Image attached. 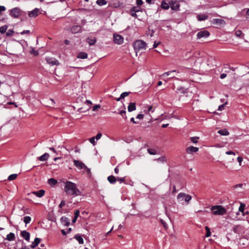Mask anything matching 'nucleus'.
I'll use <instances>...</instances> for the list:
<instances>
[{"mask_svg": "<svg viewBox=\"0 0 249 249\" xmlns=\"http://www.w3.org/2000/svg\"><path fill=\"white\" fill-rule=\"evenodd\" d=\"M64 190L68 195L73 196H80L81 194L76 184L70 181H67L65 183Z\"/></svg>", "mask_w": 249, "mask_h": 249, "instance_id": "obj_1", "label": "nucleus"}, {"mask_svg": "<svg viewBox=\"0 0 249 249\" xmlns=\"http://www.w3.org/2000/svg\"><path fill=\"white\" fill-rule=\"evenodd\" d=\"M211 211L215 215H223L226 213V209L221 205L213 206L211 207Z\"/></svg>", "mask_w": 249, "mask_h": 249, "instance_id": "obj_2", "label": "nucleus"}, {"mask_svg": "<svg viewBox=\"0 0 249 249\" xmlns=\"http://www.w3.org/2000/svg\"><path fill=\"white\" fill-rule=\"evenodd\" d=\"M133 47L136 53H137L141 50H145L146 43L143 40H137L134 42Z\"/></svg>", "mask_w": 249, "mask_h": 249, "instance_id": "obj_3", "label": "nucleus"}, {"mask_svg": "<svg viewBox=\"0 0 249 249\" xmlns=\"http://www.w3.org/2000/svg\"><path fill=\"white\" fill-rule=\"evenodd\" d=\"M191 199L192 196L190 195L184 193H180L177 196V200L178 202H182L184 200L186 204H188Z\"/></svg>", "mask_w": 249, "mask_h": 249, "instance_id": "obj_4", "label": "nucleus"}, {"mask_svg": "<svg viewBox=\"0 0 249 249\" xmlns=\"http://www.w3.org/2000/svg\"><path fill=\"white\" fill-rule=\"evenodd\" d=\"M21 13V10L18 7H15L10 10V15L14 18H18Z\"/></svg>", "mask_w": 249, "mask_h": 249, "instance_id": "obj_5", "label": "nucleus"}, {"mask_svg": "<svg viewBox=\"0 0 249 249\" xmlns=\"http://www.w3.org/2000/svg\"><path fill=\"white\" fill-rule=\"evenodd\" d=\"M113 40L115 44L120 45L124 42V37L118 34H114L113 35Z\"/></svg>", "mask_w": 249, "mask_h": 249, "instance_id": "obj_6", "label": "nucleus"}, {"mask_svg": "<svg viewBox=\"0 0 249 249\" xmlns=\"http://www.w3.org/2000/svg\"><path fill=\"white\" fill-rule=\"evenodd\" d=\"M169 4L172 10L174 11H178L179 10L180 5L177 1L170 0L169 1Z\"/></svg>", "mask_w": 249, "mask_h": 249, "instance_id": "obj_7", "label": "nucleus"}, {"mask_svg": "<svg viewBox=\"0 0 249 249\" xmlns=\"http://www.w3.org/2000/svg\"><path fill=\"white\" fill-rule=\"evenodd\" d=\"M210 36V33L206 30L200 31L197 34V38H206Z\"/></svg>", "mask_w": 249, "mask_h": 249, "instance_id": "obj_8", "label": "nucleus"}, {"mask_svg": "<svg viewBox=\"0 0 249 249\" xmlns=\"http://www.w3.org/2000/svg\"><path fill=\"white\" fill-rule=\"evenodd\" d=\"M46 60L47 63L52 66H57L59 64V61L54 58L47 57L46 58Z\"/></svg>", "mask_w": 249, "mask_h": 249, "instance_id": "obj_9", "label": "nucleus"}, {"mask_svg": "<svg viewBox=\"0 0 249 249\" xmlns=\"http://www.w3.org/2000/svg\"><path fill=\"white\" fill-rule=\"evenodd\" d=\"M73 162L74 165L76 166L79 170L87 169V167L85 165V164L81 161L74 160Z\"/></svg>", "mask_w": 249, "mask_h": 249, "instance_id": "obj_10", "label": "nucleus"}, {"mask_svg": "<svg viewBox=\"0 0 249 249\" xmlns=\"http://www.w3.org/2000/svg\"><path fill=\"white\" fill-rule=\"evenodd\" d=\"M45 194V191L44 190H40L38 191L32 192L28 194V196L34 195L38 197H42Z\"/></svg>", "mask_w": 249, "mask_h": 249, "instance_id": "obj_11", "label": "nucleus"}, {"mask_svg": "<svg viewBox=\"0 0 249 249\" xmlns=\"http://www.w3.org/2000/svg\"><path fill=\"white\" fill-rule=\"evenodd\" d=\"M198 150L199 149L198 147L190 146L186 148V151L188 154H192L193 153L197 152Z\"/></svg>", "mask_w": 249, "mask_h": 249, "instance_id": "obj_12", "label": "nucleus"}, {"mask_svg": "<svg viewBox=\"0 0 249 249\" xmlns=\"http://www.w3.org/2000/svg\"><path fill=\"white\" fill-rule=\"evenodd\" d=\"M212 23L217 25H225L226 24V22L224 20L219 18L213 19Z\"/></svg>", "mask_w": 249, "mask_h": 249, "instance_id": "obj_13", "label": "nucleus"}, {"mask_svg": "<svg viewBox=\"0 0 249 249\" xmlns=\"http://www.w3.org/2000/svg\"><path fill=\"white\" fill-rule=\"evenodd\" d=\"M70 31L72 34L79 33L81 31V27L79 25H74L71 28Z\"/></svg>", "mask_w": 249, "mask_h": 249, "instance_id": "obj_14", "label": "nucleus"}, {"mask_svg": "<svg viewBox=\"0 0 249 249\" xmlns=\"http://www.w3.org/2000/svg\"><path fill=\"white\" fill-rule=\"evenodd\" d=\"M39 9L38 8H35L33 10L30 11L29 13V17L30 18H36V16H37L39 12Z\"/></svg>", "mask_w": 249, "mask_h": 249, "instance_id": "obj_15", "label": "nucleus"}, {"mask_svg": "<svg viewBox=\"0 0 249 249\" xmlns=\"http://www.w3.org/2000/svg\"><path fill=\"white\" fill-rule=\"evenodd\" d=\"M21 236L24 238L26 240L29 241L30 239V234L29 232L26 231H23L21 232Z\"/></svg>", "mask_w": 249, "mask_h": 249, "instance_id": "obj_16", "label": "nucleus"}, {"mask_svg": "<svg viewBox=\"0 0 249 249\" xmlns=\"http://www.w3.org/2000/svg\"><path fill=\"white\" fill-rule=\"evenodd\" d=\"M60 221L61 223L64 226H68L70 224L69 219L65 216H62L60 219Z\"/></svg>", "mask_w": 249, "mask_h": 249, "instance_id": "obj_17", "label": "nucleus"}, {"mask_svg": "<svg viewBox=\"0 0 249 249\" xmlns=\"http://www.w3.org/2000/svg\"><path fill=\"white\" fill-rule=\"evenodd\" d=\"M87 42L89 44V45H93L96 41V39L95 37H88L87 39Z\"/></svg>", "mask_w": 249, "mask_h": 249, "instance_id": "obj_18", "label": "nucleus"}, {"mask_svg": "<svg viewBox=\"0 0 249 249\" xmlns=\"http://www.w3.org/2000/svg\"><path fill=\"white\" fill-rule=\"evenodd\" d=\"M49 157V154L48 153H45L42 156L37 158L38 160L40 161H45L48 160Z\"/></svg>", "mask_w": 249, "mask_h": 249, "instance_id": "obj_19", "label": "nucleus"}, {"mask_svg": "<svg viewBox=\"0 0 249 249\" xmlns=\"http://www.w3.org/2000/svg\"><path fill=\"white\" fill-rule=\"evenodd\" d=\"M40 239L38 238H36L35 239L34 241L32 243V244L31 245V248H35L40 243Z\"/></svg>", "mask_w": 249, "mask_h": 249, "instance_id": "obj_20", "label": "nucleus"}, {"mask_svg": "<svg viewBox=\"0 0 249 249\" xmlns=\"http://www.w3.org/2000/svg\"><path fill=\"white\" fill-rule=\"evenodd\" d=\"M136 105L134 103H130L128 106V111L129 112H131L136 110Z\"/></svg>", "mask_w": 249, "mask_h": 249, "instance_id": "obj_21", "label": "nucleus"}, {"mask_svg": "<svg viewBox=\"0 0 249 249\" xmlns=\"http://www.w3.org/2000/svg\"><path fill=\"white\" fill-rule=\"evenodd\" d=\"M169 3H167L165 1L163 0L162 1L161 3V7L164 9V10H167L169 8Z\"/></svg>", "mask_w": 249, "mask_h": 249, "instance_id": "obj_22", "label": "nucleus"}, {"mask_svg": "<svg viewBox=\"0 0 249 249\" xmlns=\"http://www.w3.org/2000/svg\"><path fill=\"white\" fill-rule=\"evenodd\" d=\"M107 180L110 183L114 184L117 181V178L113 176H110L107 177Z\"/></svg>", "mask_w": 249, "mask_h": 249, "instance_id": "obj_23", "label": "nucleus"}, {"mask_svg": "<svg viewBox=\"0 0 249 249\" xmlns=\"http://www.w3.org/2000/svg\"><path fill=\"white\" fill-rule=\"evenodd\" d=\"M57 183V181L53 178H50L48 180V183L51 186H53L56 185Z\"/></svg>", "mask_w": 249, "mask_h": 249, "instance_id": "obj_24", "label": "nucleus"}, {"mask_svg": "<svg viewBox=\"0 0 249 249\" xmlns=\"http://www.w3.org/2000/svg\"><path fill=\"white\" fill-rule=\"evenodd\" d=\"M218 133L222 136H227L229 134V132L226 129L218 130Z\"/></svg>", "mask_w": 249, "mask_h": 249, "instance_id": "obj_25", "label": "nucleus"}, {"mask_svg": "<svg viewBox=\"0 0 249 249\" xmlns=\"http://www.w3.org/2000/svg\"><path fill=\"white\" fill-rule=\"evenodd\" d=\"M88 57L87 53L84 52H80L78 54V57L81 59H85Z\"/></svg>", "mask_w": 249, "mask_h": 249, "instance_id": "obj_26", "label": "nucleus"}, {"mask_svg": "<svg viewBox=\"0 0 249 249\" xmlns=\"http://www.w3.org/2000/svg\"><path fill=\"white\" fill-rule=\"evenodd\" d=\"M15 238V235L14 233L10 232L7 235V239L9 241H13Z\"/></svg>", "mask_w": 249, "mask_h": 249, "instance_id": "obj_27", "label": "nucleus"}, {"mask_svg": "<svg viewBox=\"0 0 249 249\" xmlns=\"http://www.w3.org/2000/svg\"><path fill=\"white\" fill-rule=\"evenodd\" d=\"M75 238L77 240L80 244H83L84 243L83 239L78 234H76L75 236Z\"/></svg>", "mask_w": 249, "mask_h": 249, "instance_id": "obj_28", "label": "nucleus"}, {"mask_svg": "<svg viewBox=\"0 0 249 249\" xmlns=\"http://www.w3.org/2000/svg\"><path fill=\"white\" fill-rule=\"evenodd\" d=\"M197 19L199 21L204 20L208 18V16L205 15H199L197 16Z\"/></svg>", "mask_w": 249, "mask_h": 249, "instance_id": "obj_29", "label": "nucleus"}, {"mask_svg": "<svg viewBox=\"0 0 249 249\" xmlns=\"http://www.w3.org/2000/svg\"><path fill=\"white\" fill-rule=\"evenodd\" d=\"M54 104H55V102H54V100L53 99H50L48 100V103L47 106H49L50 107H53V106H54Z\"/></svg>", "mask_w": 249, "mask_h": 249, "instance_id": "obj_30", "label": "nucleus"}, {"mask_svg": "<svg viewBox=\"0 0 249 249\" xmlns=\"http://www.w3.org/2000/svg\"><path fill=\"white\" fill-rule=\"evenodd\" d=\"M96 3L100 6H102L106 4L107 1L105 0H97Z\"/></svg>", "mask_w": 249, "mask_h": 249, "instance_id": "obj_31", "label": "nucleus"}, {"mask_svg": "<svg viewBox=\"0 0 249 249\" xmlns=\"http://www.w3.org/2000/svg\"><path fill=\"white\" fill-rule=\"evenodd\" d=\"M199 137H192L190 138V141L194 143H196L198 142Z\"/></svg>", "mask_w": 249, "mask_h": 249, "instance_id": "obj_32", "label": "nucleus"}, {"mask_svg": "<svg viewBox=\"0 0 249 249\" xmlns=\"http://www.w3.org/2000/svg\"><path fill=\"white\" fill-rule=\"evenodd\" d=\"M31 218L29 216H26L24 217V222L27 224L31 222Z\"/></svg>", "mask_w": 249, "mask_h": 249, "instance_id": "obj_33", "label": "nucleus"}, {"mask_svg": "<svg viewBox=\"0 0 249 249\" xmlns=\"http://www.w3.org/2000/svg\"><path fill=\"white\" fill-rule=\"evenodd\" d=\"M177 72V71L176 70H173L171 71H169L167 72H165L163 74V76H167L171 75V74H172L173 73Z\"/></svg>", "mask_w": 249, "mask_h": 249, "instance_id": "obj_34", "label": "nucleus"}, {"mask_svg": "<svg viewBox=\"0 0 249 249\" xmlns=\"http://www.w3.org/2000/svg\"><path fill=\"white\" fill-rule=\"evenodd\" d=\"M147 152L149 154L152 155H156L157 153L155 149L151 148H148Z\"/></svg>", "mask_w": 249, "mask_h": 249, "instance_id": "obj_35", "label": "nucleus"}, {"mask_svg": "<svg viewBox=\"0 0 249 249\" xmlns=\"http://www.w3.org/2000/svg\"><path fill=\"white\" fill-rule=\"evenodd\" d=\"M17 174H12L8 177V179L9 180H13L17 178Z\"/></svg>", "mask_w": 249, "mask_h": 249, "instance_id": "obj_36", "label": "nucleus"}, {"mask_svg": "<svg viewBox=\"0 0 249 249\" xmlns=\"http://www.w3.org/2000/svg\"><path fill=\"white\" fill-rule=\"evenodd\" d=\"M7 29V26L6 25L3 26L0 28V33L4 34L6 32Z\"/></svg>", "mask_w": 249, "mask_h": 249, "instance_id": "obj_37", "label": "nucleus"}, {"mask_svg": "<svg viewBox=\"0 0 249 249\" xmlns=\"http://www.w3.org/2000/svg\"><path fill=\"white\" fill-rule=\"evenodd\" d=\"M155 160L161 163H164L166 160L165 157H161L157 159H156Z\"/></svg>", "mask_w": 249, "mask_h": 249, "instance_id": "obj_38", "label": "nucleus"}, {"mask_svg": "<svg viewBox=\"0 0 249 249\" xmlns=\"http://www.w3.org/2000/svg\"><path fill=\"white\" fill-rule=\"evenodd\" d=\"M205 230L206 231V237H210L211 234L210 229L209 228V227L208 226H206Z\"/></svg>", "mask_w": 249, "mask_h": 249, "instance_id": "obj_39", "label": "nucleus"}, {"mask_svg": "<svg viewBox=\"0 0 249 249\" xmlns=\"http://www.w3.org/2000/svg\"><path fill=\"white\" fill-rule=\"evenodd\" d=\"M245 207V205L243 203H241L240 206L239 208V211L243 213L244 211V209Z\"/></svg>", "mask_w": 249, "mask_h": 249, "instance_id": "obj_40", "label": "nucleus"}, {"mask_svg": "<svg viewBox=\"0 0 249 249\" xmlns=\"http://www.w3.org/2000/svg\"><path fill=\"white\" fill-rule=\"evenodd\" d=\"M242 32L241 30H237L235 31V36L237 37H242Z\"/></svg>", "mask_w": 249, "mask_h": 249, "instance_id": "obj_41", "label": "nucleus"}, {"mask_svg": "<svg viewBox=\"0 0 249 249\" xmlns=\"http://www.w3.org/2000/svg\"><path fill=\"white\" fill-rule=\"evenodd\" d=\"M154 33V32L153 30L149 29L147 32V35L150 37H152L153 36Z\"/></svg>", "mask_w": 249, "mask_h": 249, "instance_id": "obj_42", "label": "nucleus"}, {"mask_svg": "<svg viewBox=\"0 0 249 249\" xmlns=\"http://www.w3.org/2000/svg\"><path fill=\"white\" fill-rule=\"evenodd\" d=\"M130 93V92H124L121 94V98L123 99L128 96Z\"/></svg>", "mask_w": 249, "mask_h": 249, "instance_id": "obj_43", "label": "nucleus"}, {"mask_svg": "<svg viewBox=\"0 0 249 249\" xmlns=\"http://www.w3.org/2000/svg\"><path fill=\"white\" fill-rule=\"evenodd\" d=\"M14 34V31L13 30H9L6 33V35L7 36H13Z\"/></svg>", "mask_w": 249, "mask_h": 249, "instance_id": "obj_44", "label": "nucleus"}, {"mask_svg": "<svg viewBox=\"0 0 249 249\" xmlns=\"http://www.w3.org/2000/svg\"><path fill=\"white\" fill-rule=\"evenodd\" d=\"M177 90L181 93H184L185 92L186 89L182 87H178L177 89Z\"/></svg>", "mask_w": 249, "mask_h": 249, "instance_id": "obj_45", "label": "nucleus"}, {"mask_svg": "<svg viewBox=\"0 0 249 249\" xmlns=\"http://www.w3.org/2000/svg\"><path fill=\"white\" fill-rule=\"evenodd\" d=\"M95 137H91L89 139V142L93 145H95L96 144L95 141Z\"/></svg>", "mask_w": 249, "mask_h": 249, "instance_id": "obj_46", "label": "nucleus"}, {"mask_svg": "<svg viewBox=\"0 0 249 249\" xmlns=\"http://www.w3.org/2000/svg\"><path fill=\"white\" fill-rule=\"evenodd\" d=\"M227 104V103L226 102V103L219 106V107H218V110H220V111L224 109V107H225V104Z\"/></svg>", "mask_w": 249, "mask_h": 249, "instance_id": "obj_47", "label": "nucleus"}, {"mask_svg": "<svg viewBox=\"0 0 249 249\" xmlns=\"http://www.w3.org/2000/svg\"><path fill=\"white\" fill-rule=\"evenodd\" d=\"M31 53L34 54L35 55H37L38 53L37 51L35 50L34 49H32L31 51Z\"/></svg>", "mask_w": 249, "mask_h": 249, "instance_id": "obj_48", "label": "nucleus"}, {"mask_svg": "<svg viewBox=\"0 0 249 249\" xmlns=\"http://www.w3.org/2000/svg\"><path fill=\"white\" fill-rule=\"evenodd\" d=\"M100 107V106L99 105H96L93 107L92 110L96 111L97 109Z\"/></svg>", "mask_w": 249, "mask_h": 249, "instance_id": "obj_49", "label": "nucleus"}, {"mask_svg": "<svg viewBox=\"0 0 249 249\" xmlns=\"http://www.w3.org/2000/svg\"><path fill=\"white\" fill-rule=\"evenodd\" d=\"M80 212L78 210H75L74 211V216L76 217H78L79 215Z\"/></svg>", "mask_w": 249, "mask_h": 249, "instance_id": "obj_50", "label": "nucleus"}, {"mask_svg": "<svg viewBox=\"0 0 249 249\" xmlns=\"http://www.w3.org/2000/svg\"><path fill=\"white\" fill-rule=\"evenodd\" d=\"M102 134H101V133H98L96 135V136H95V139H96V140H98L100 139V138H101V137H102Z\"/></svg>", "mask_w": 249, "mask_h": 249, "instance_id": "obj_51", "label": "nucleus"}, {"mask_svg": "<svg viewBox=\"0 0 249 249\" xmlns=\"http://www.w3.org/2000/svg\"><path fill=\"white\" fill-rule=\"evenodd\" d=\"M243 185V184H237L236 185H234L233 186V188L234 189H237L238 188H241L242 187Z\"/></svg>", "mask_w": 249, "mask_h": 249, "instance_id": "obj_52", "label": "nucleus"}, {"mask_svg": "<svg viewBox=\"0 0 249 249\" xmlns=\"http://www.w3.org/2000/svg\"><path fill=\"white\" fill-rule=\"evenodd\" d=\"M117 180L119 181L121 183L124 181L125 179L124 178H117Z\"/></svg>", "mask_w": 249, "mask_h": 249, "instance_id": "obj_53", "label": "nucleus"}, {"mask_svg": "<svg viewBox=\"0 0 249 249\" xmlns=\"http://www.w3.org/2000/svg\"><path fill=\"white\" fill-rule=\"evenodd\" d=\"M143 116H144L143 114H139L137 116L136 118L139 119H142L143 118Z\"/></svg>", "mask_w": 249, "mask_h": 249, "instance_id": "obj_54", "label": "nucleus"}, {"mask_svg": "<svg viewBox=\"0 0 249 249\" xmlns=\"http://www.w3.org/2000/svg\"><path fill=\"white\" fill-rule=\"evenodd\" d=\"M65 205V201L64 200L61 201L60 202L59 207L60 208H62Z\"/></svg>", "mask_w": 249, "mask_h": 249, "instance_id": "obj_55", "label": "nucleus"}, {"mask_svg": "<svg viewBox=\"0 0 249 249\" xmlns=\"http://www.w3.org/2000/svg\"><path fill=\"white\" fill-rule=\"evenodd\" d=\"M136 3L138 5H141L143 3L142 0H136Z\"/></svg>", "mask_w": 249, "mask_h": 249, "instance_id": "obj_56", "label": "nucleus"}, {"mask_svg": "<svg viewBox=\"0 0 249 249\" xmlns=\"http://www.w3.org/2000/svg\"><path fill=\"white\" fill-rule=\"evenodd\" d=\"M30 31L29 30H24L22 32L20 33L21 35H24L25 34H29Z\"/></svg>", "mask_w": 249, "mask_h": 249, "instance_id": "obj_57", "label": "nucleus"}, {"mask_svg": "<svg viewBox=\"0 0 249 249\" xmlns=\"http://www.w3.org/2000/svg\"><path fill=\"white\" fill-rule=\"evenodd\" d=\"M237 161H238V162L239 163L240 165H241V163L243 161V158L241 157H238L237 158Z\"/></svg>", "mask_w": 249, "mask_h": 249, "instance_id": "obj_58", "label": "nucleus"}, {"mask_svg": "<svg viewBox=\"0 0 249 249\" xmlns=\"http://www.w3.org/2000/svg\"><path fill=\"white\" fill-rule=\"evenodd\" d=\"M161 223L162 224L163 227L165 228V229H167L168 226H167V225L165 223V222H164L162 220H161Z\"/></svg>", "mask_w": 249, "mask_h": 249, "instance_id": "obj_59", "label": "nucleus"}, {"mask_svg": "<svg viewBox=\"0 0 249 249\" xmlns=\"http://www.w3.org/2000/svg\"><path fill=\"white\" fill-rule=\"evenodd\" d=\"M246 18L249 19V9H247L246 15Z\"/></svg>", "mask_w": 249, "mask_h": 249, "instance_id": "obj_60", "label": "nucleus"}, {"mask_svg": "<svg viewBox=\"0 0 249 249\" xmlns=\"http://www.w3.org/2000/svg\"><path fill=\"white\" fill-rule=\"evenodd\" d=\"M6 8L3 6H0V12L5 11Z\"/></svg>", "mask_w": 249, "mask_h": 249, "instance_id": "obj_61", "label": "nucleus"}, {"mask_svg": "<svg viewBox=\"0 0 249 249\" xmlns=\"http://www.w3.org/2000/svg\"><path fill=\"white\" fill-rule=\"evenodd\" d=\"M160 43V42H159L158 43H156V42H154V44L153 45V48H155L158 47V46Z\"/></svg>", "mask_w": 249, "mask_h": 249, "instance_id": "obj_62", "label": "nucleus"}, {"mask_svg": "<svg viewBox=\"0 0 249 249\" xmlns=\"http://www.w3.org/2000/svg\"><path fill=\"white\" fill-rule=\"evenodd\" d=\"M227 76V74L226 73H222L220 75V78L224 79Z\"/></svg>", "mask_w": 249, "mask_h": 249, "instance_id": "obj_63", "label": "nucleus"}, {"mask_svg": "<svg viewBox=\"0 0 249 249\" xmlns=\"http://www.w3.org/2000/svg\"><path fill=\"white\" fill-rule=\"evenodd\" d=\"M114 172L116 174H118L119 173V169L118 167V166H117L115 169H114Z\"/></svg>", "mask_w": 249, "mask_h": 249, "instance_id": "obj_64", "label": "nucleus"}]
</instances>
